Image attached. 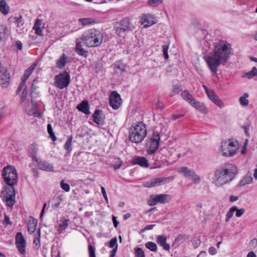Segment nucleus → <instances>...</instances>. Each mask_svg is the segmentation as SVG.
I'll return each instance as SVG.
<instances>
[{"label": "nucleus", "mask_w": 257, "mask_h": 257, "mask_svg": "<svg viewBox=\"0 0 257 257\" xmlns=\"http://www.w3.org/2000/svg\"><path fill=\"white\" fill-rule=\"evenodd\" d=\"M40 236V231L39 230V232H38V236L37 237H35V238L34 240V241H33L34 244L37 246V249H39L41 245Z\"/></svg>", "instance_id": "48"}, {"label": "nucleus", "mask_w": 257, "mask_h": 257, "mask_svg": "<svg viewBox=\"0 0 257 257\" xmlns=\"http://www.w3.org/2000/svg\"><path fill=\"white\" fill-rule=\"evenodd\" d=\"M88 251L89 254V257H96L94 248L91 244H89L88 245Z\"/></svg>", "instance_id": "56"}, {"label": "nucleus", "mask_w": 257, "mask_h": 257, "mask_svg": "<svg viewBox=\"0 0 257 257\" xmlns=\"http://www.w3.org/2000/svg\"><path fill=\"white\" fill-rule=\"evenodd\" d=\"M1 193L3 200L6 202L7 205L9 207L13 206L15 203L16 196L14 186L4 187Z\"/></svg>", "instance_id": "6"}, {"label": "nucleus", "mask_w": 257, "mask_h": 257, "mask_svg": "<svg viewBox=\"0 0 257 257\" xmlns=\"http://www.w3.org/2000/svg\"><path fill=\"white\" fill-rule=\"evenodd\" d=\"M105 115L103 114L102 110L96 109L93 114V121L98 125H103L105 123Z\"/></svg>", "instance_id": "14"}, {"label": "nucleus", "mask_w": 257, "mask_h": 257, "mask_svg": "<svg viewBox=\"0 0 257 257\" xmlns=\"http://www.w3.org/2000/svg\"><path fill=\"white\" fill-rule=\"evenodd\" d=\"M163 0H149L148 4L151 7H157L161 4Z\"/></svg>", "instance_id": "45"}, {"label": "nucleus", "mask_w": 257, "mask_h": 257, "mask_svg": "<svg viewBox=\"0 0 257 257\" xmlns=\"http://www.w3.org/2000/svg\"><path fill=\"white\" fill-rule=\"evenodd\" d=\"M37 163L39 169L46 171H52L53 170V166L51 164L45 161H41L38 158V161H35Z\"/></svg>", "instance_id": "18"}, {"label": "nucleus", "mask_w": 257, "mask_h": 257, "mask_svg": "<svg viewBox=\"0 0 257 257\" xmlns=\"http://www.w3.org/2000/svg\"><path fill=\"white\" fill-rule=\"evenodd\" d=\"M101 190L102 194L104 199L106 201H107L108 198H107V196L106 195V192L105 191V188L101 186Z\"/></svg>", "instance_id": "62"}, {"label": "nucleus", "mask_w": 257, "mask_h": 257, "mask_svg": "<svg viewBox=\"0 0 257 257\" xmlns=\"http://www.w3.org/2000/svg\"><path fill=\"white\" fill-rule=\"evenodd\" d=\"M82 25L86 26L93 23V20L91 18H83L79 20Z\"/></svg>", "instance_id": "44"}, {"label": "nucleus", "mask_w": 257, "mask_h": 257, "mask_svg": "<svg viewBox=\"0 0 257 257\" xmlns=\"http://www.w3.org/2000/svg\"><path fill=\"white\" fill-rule=\"evenodd\" d=\"M77 108L80 111L82 112L85 114L90 113L89 109V104L87 101L83 100L77 106Z\"/></svg>", "instance_id": "22"}, {"label": "nucleus", "mask_w": 257, "mask_h": 257, "mask_svg": "<svg viewBox=\"0 0 257 257\" xmlns=\"http://www.w3.org/2000/svg\"><path fill=\"white\" fill-rule=\"evenodd\" d=\"M15 22L17 24L18 26H19L20 25H22L23 24V18L22 16H19L18 17H16L15 18Z\"/></svg>", "instance_id": "58"}, {"label": "nucleus", "mask_w": 257, "mask_h": 257, "mask_svg": "<svg viewBox=\"0 0 257 257\" xmlns=\"http://www.w3.org/2000/svg\"><path fill=\"white\" fill-rule=\"evenodd\" d=\"M235 210H236L235 206H233L230 208L229 210L227 212V213L226 215V217H225V221L226 222H228L229 220V219L232 217L233 213L235 212Z\"/></svg>", "instance_id": "40"}, {"label": "nucleus", "mask_w": 257, "mask_h": 257, "mask_svg": "<svg viewBox=\"0 0 257 257\" xmlns=\"http://www.w3.org/2000/svg\"><path fill=\"white\" fill-rule=\"evenodd\" d=\"M27 79L23 78L22 80V82L20 83L18 88L17 90V93L18 94L23 89V88L25 86V83Z\"/></svg>", "instance_id": "55"}, {"label": "nucleus", "mask_w": 257, "mask_h": 257, "mask_svg": "<svg viewBox=\"0 0 257 257\" xmlns=\"http://www.w3.org/2000/svg\"><path fill=\"white\" fill-rule=\"evenodd\" d=\"M10 11V7L5 0L0 1V11L5 15H7Z\"/></svg>", "instance_id": "27"}, {"label": "nucleus", "mask_w": 257, "mask_h": 257, "mask_svg": "<svg viewBox=\"0 0 257 257\" xmlns=\"http://www.w3.org/2000/svg\"><path fill=\"white\" fill-rule=\"evenodd\" d=\"M10 74L6 70L0 69V85L3 88L7 87L10 84Z\"/></svg>", "instance_id": "13"}, {"label": "nucleus", "mask_w": 257, "mask_h": 257, "mask_svg": "<svg viewBox=\"0 0 257 257\" xmlns=\"http://www.w3.org/2000/svg\"><path fill=\"white\" fill-rule=\"evenodd\" d=\"M81 38L87 46L97 47L102 43L103 34L98 30L91 29L85 32Z\"/></svg>", "instance_id": "3"}, {"label": "nucleus", "mask_w": 257, "mask_h": 257, "mask_svg": "<svg viewBox=\"0 0 257 257\" xmlns=\"http://www.w3.org/2000/svg\"><path fill=\"white\" fill-rule=\"evenodd\" d=\"M134 163L141 167H148L149 166L148 161L144 157H138L134 159Z\"/></svg>", "instance_id": "24"}, {"label": "nucleus", "mask_w": 257, "mask_h": 257, "mask_svg": "<svg viewBox=\"0 0 257 257\" xmlns=\"http://www.w3.org/2000/svg\"><path fill=\"white\" fill-rule=\"evenodd\" d=\"M242 128L243 129L244 133L246 135H248V131L249 129V126L248 124L244 125L242 126Z\"/></svg>", "instance_id": "64"}, {"label": "nucleus", "mask_w": 257, "mask_h": 257, "mask_svg": "<svg viewBox=\"0 0 257 257\" xmlns=\"http://www.w3.org/2000/svg\"><path fill=\"white\" fill-rule=\"evenodd\" d=\"M181 96L182 98L187 101L188 103H190L194 99L193 98V96L191 93H189L188 90H185L181 93Z\"/></svg>", "instance_id": "31"}, {"label": "nucleus", "mask_w": 257, "mask_h": 257, "mask_svg": "<svg viewBox=\"0 0 257 257\" xmlns=\"http://www.w3.org/2000/svg\"><path fill=\"white\" fill-rule=\"evenodd\" d=\"M160 140V136L159 133L154 132L152 136L147 141L146 148L149 154L155 152L159 148Z\"/></svg>", "instance_id": "9"}, {"label": "nucleus", "mask_w": 257, "mask_h": 257, "mask_svg": "<svg viewBox=\"0 0 257 257\" xmlns=\"http://www.w3.org/2000/svg\"><path fill=\"white\" fill-rule=\"evenodd\" d=\"M47 131L52 140L53 141H55L57 138L53 131L52 125L50 123L47 124Z\"/></svg>", "instance_id": "43"}, {"label": "nucleus", "mask_w": 257, "mask_h": 257, "mask_svg": "<svg viewBox=\"0 0 257 257\" xmlns=\"http://www.w3.org/2000/svg\"><path fill=\"white\" fill-rule=\"evenodd\" d=\"M247 144H248V140L246 139L245 140V142L243 143V146L242 147L241 154L242 155H244L246 153V147H247Z\"/></svg>", "instance_id": "59"}, {"label": "nucleus", "mask_w": 257, "mask_h": 257, "mask_svg": "<svg viewBox=\"0 0 257 257\" xmlns=\"http://www.w3.org/2000/svg\"><path fill=\"white\" fill-rule=\"evenodd\" d=\"M2 175L5 183L10 186H13L18 182L17 170L12 166L5 167L2 171Z\"/></svg>", "instance_id": "5"}, {"label": "nucleus", "mask_w": 257, "mask_h": 257, "mask_svg": "<svg viewBox=\"0 0 257 257\" xmlns=\"http://www.w3.org/2000/svg\"><path fill=\"white\" fill-rule=\"evenodd\" d=\"M145 246L152 251H156L157 250V244L152 241H148L145 243Z\"/></svg>", "instance_id": "39"}, {"label": "nucleus", "mask_w": 257, "mask_h": 257, "mask_svg": "<svg viewBox=\"0 0 257 257\" xmlns=\"http://www.w3.org/2000/svg\"><path fill=\"white\" fill-rule=\"evenodd\" d=\"M208 252L211 255H214L217 253L216 248L213 246H211L209 248Z\"/></svg>", "instance_id": "60"}, {"label": "nucleus", "mask_w": 257, "mask_h": 257, "mask_svg": "<svg viewBox=\"0 0 257 257\" xmlns=\"http://www.w3.org/2000/svg\"><path fill=\"white\" fill-rule=\"evenodd\" d=\"M67 57L65 54H63L59 60H57V67L60 69L63 68L66 64Z\"/></svg>", "instance_id": "33"}, {"label": "nucleus", "mask_w": 257, "mask_h": 257, "mask_svg": "<svg viewBox=\"0 0 257 257\" xmlns=\"http://www.w3.org/2000/svg\"><path fill=\"white\" fill-rule=\"evenodd\" d=\"M114 70L117 74H121L124 71V66L122 63L116 62L114 64Z\"/></svg>", "instance_id": "29"}, {"label": "nucleus", "mask_w": 257, "mask_h": 257, "mask_svg": "<svg viewBox=\"0 0 257 257\" xmlns=\"http://www.w3.org/2000/svg\"><path fill=\"white\" fill-rule=\"evenodd\" d=\"M130 25V21L128 19L125 18L122 20L120 23L119 27H115V31L117 34H120L121 33L128 30Z\"/></svg>", "instance_id": "16"}, {"label": "nucleus", "mask_w": 257, "mask_h": 257, "mask_svg": "<svg viewBox=\"0 0 257 257\" xmlns=\"http://www.w3.org/2000/svg\"><path fill=\"white\" fill-rule=\"evenodd\" d=\"M190 179H191L195 183H199L200 181V177L197 175L194 171H193V174L191 176V178H190Z\"/></svg>", "instance_id": "50"}, {"label": "nucleus", "mask_w": 257, "mask_h": 257, "mask_svg": "<svg viewBox=\"0 0 257 257\" xmlns=\"http://www.w3.org/2000/svg\"><path fill=\"white\" fill-rule=\"evenodd\" d=\"M238 199L239 198L237 196L232 195L230 196L229 200L230 202H233L237 201Z\"/></svg>", "instance_id": "63"}, {"label": "nucleus", "mask_w": 257, "mask_h": 257, "mask_svg": "<svg viewBox=\"0 0 257 257\" xmlns=\"http://www.w3.org/2000/svg\"><path fill=\"white\" fill-rule=\"evenodd\" d=\"M60 187L66 192H69L70 191V186L68 184L64 183L63 180L60 182Z\"/></svg>", "instance_id": "49"}, {"label": "nucleus", "mask_w": 257, "mask_h": 257, "mask_svg": "<svg viewBox=\"0 0 257 257\" xmlns=\"http://www.w3.org/2000/svg\"><path fill=\"white\" fill-rule=\"evenodd\" d=\"M167 237L164 235H159L157 238V242L165 250H169L170 246L167 243Z\"/></svg>", "instance_id": "21"}, {"label": "nucleus", "mask_w": 257, "mask_h": 257, "mask_svg": "<svg viewBox=\"0 0 257 257\" xmlns=\"http://www.w3.org/2000/svg\"><path fill=\"white\" fill-rule=\"evenodd\" d=\"M257 75V68L255 67H253L251 70L247 72L245 74V76L248 79H251L254 76Z\"/></svg>", "instance_id": "41"}, {"label": "nucleus", "mask_w": 257, "mask_h": 257, "mask_svg": "<svg viewBox=\"0 0 257 257\" xmlns=\"http://www.w3.org/2000/svg\"><path fill=\"white\" fill-rule=\"evenodd\" d=\"M28 231L30 233H33L35 232L37 225V221L35 219H32V220H30L28 224Z\"/></svg>", "instance_id": "30"}, {"label": "nucleus", "mask_w": 257, "mask_h": 257, "mask_svg": "<svg viewBox=\"0 0 257 257\" xmlns=\"http://www.w3.org/2000/svg\"><path fill=\"white\" fill-rule=\"evenodd\" d=\"M141 25L149 27L155 24L154 18L150 14L143 15L141 19Z\"/></svg>", "instance_id": "15"}, {"label": "nucleus", "mask_w": 257, "mask_h": 257, "mask_svg": "<svg viewBox=\"0 0 257 257\" xmlns=\"http://www.w3.org/2000/svg\"><path fill=\"white\" fill-rule=\"evenodd\" d=\"M238 148L237 142L225 141L222 143L221 152L225 157H231L234 155Z\"/></svg>", "instance_id": "7"}, {"label": "nucleus", "mask_w": 257, "mask_h": 257, "mask_svg": "<svg viewBox=\"0 0 257 257\" xmlns=\"http://www.w3.org/2000/svg\"><path fill=\"white\" fill-rule=\"evenodd\" d=\"M252 180L253 179L251 176V174L250 173H247L240 181V185L243 186L247 184H250L252 183Z\"/></svg>", "instance_id": "25"}, {"label": "nucleus", "mask_w": 257, "mask_h": 257, "mask_svg": "<svg viewBox=\"0 0 257 257\" xmlns=\"http://www.w3.org/2000/svg\"><path fill=\"white\" fill-rule=\"evenodd\" d=\"M136 257H145V253L143 249L140 247H136L135 248Z\"/></svg>", "instance_id": "47"}, {"label": "nucleus", "mask_w": 257, "mask_h": 257, "mask_svg": "<svg viewBox=\"0 0 257 257\" xmlns=\"http://www.w3.org/2000/svg\"><path fill=\"white\" fill-rule=\"evenodd\" d=\"M193 170L185 167L179 168L178 170V172L182 174L185 177L188 178H191V176L193 174Z\"/></svg>", "instance_id": "26"}, {"label": "nucleus", "mask_w": 257, "mask_h": 257, "mask_svg": "<svg viewBox=\"0 0 257 257\" xmlns=\"http://www.w3.org/2000/svg\"><path fill=\"white\" fill-rule=\"evenodd\" d=\"M213 103H214L220 108H222L224 106V104L223 101L219 98V97L215 99V100L213 102Z\"/></svg>", "instance_id": "53"}, {"label": "nucleus", "mask_w": 257, "mask_h": 257, "mask_svg": "<svg viewBox=\"0 0 257 257\" xmlns=\"http://www.w3.org/2000/svg\"><path fill=\"white\" fill-rule=\"evenodd\" d=\"M54 80L55 86L62 89L69 85L70 82V76L68 72L65 71L55 76Z\"/></svg>", "instance_id": "8"}, {"label": "nucleus", "mask_w": 257, "mask_h": 257, "mask_svg": "<svg viewBox=\"0 0 257 257\" xmlns=\"http://www.w3.org/2000/svg\"><path fill=\"white\" fill-rule=\"evenodd\" d=\"M26 242V240L22 232H18L15 236V244Z\"/></svg>", "instance_id": "35"}, {"label": "nucleus", "mask_w": 257, "mask_h": 257, "mask_svg": "<svg viewBox=\"0 0 257 257\" xmlns=\"http://www.w3.org/2000/svg\"><path fill=\"white\" fill-rule=\"evenodd\" d=\"M182 90V87L178 85H173L172 86V89L170 92L169 96L173 97L175 95L178 94Z\"/></svg>", "instance_id": "37"}, {"label": "nucleus", "mask_w": 257, "mask_h": 257, "mask_svg": "<svg viewBox=\"0 0 257 257\" xmlns=\"http://www.w3.org/2000/svg\"><path fill=\"white\" fill-rule=\"evenodd\" d=\"M120 95L115 91L111 92L109 97V105L114 109L118 108L121 104Z\"/></svg>", "instance_id": "11"}, {"label": "nucleus", "mask_w": 257, "mask_h": 257, "mask_svg": "<svg viewBox=\"0 0 257 257\" xmlns=\"http://www.w3.org/2000/svg\"><path fill=\"white\" fill-rule=\"evenodd\" d=\"M117 244V239L116 237L112 238L110 239L109 241V246L110 248H113L115 247Z\"/></svg>", "instance_id": "57"}, {"label": "nucleus", "mask_w": 257, "mask_h": 257, "mask_svg": "<svg viewBox=\"0 0 257 257\" xmlns=\"http://www.w3.org/2000/svg\"><path fill=\"white\" fill-rule=\"evenodd\" d=\"M190 104L192 106L200 111L201 112L205 114L207 113V109L204 105L202 103L198 101L196 99H194L193 100V101Z\"/></svg>", "instance_id": "20"}, {"label": "nucleus", "mask_w": 257, "mask_h": 257, "mask_svg": "<svg viewBox=\"0 0 257 257\" xmlns=\"http://www.w3.org/2000/svg\"><path fill=\"white\" fill-rule=\"evenodd\" d=\"M169 179L172 180L173 179V178L168 177L154 178L152 179L151 181L146 182L144 184V186L148 188L160 186L167 183L168 182V180Z\"/></svg>", "instance_id": "12"}, {"label": "nucleus", "mask_w": 257, "mask_h": 257, "mask_svg": "<svg viewBox=\"0 0 257 257\" xmlns=\"http://www.w3.org/2000/svg\"><path fill=\"white\" fill-rule=\"evenodd\" d=\"M169 45L170 44L168 43L162 46L163 55L166 59H168L169 58L168 50L169 48Z\"/></svg>", "instance_id": "46"}, {"label": "nucleus", "mask_w": 257, "mask_h": 257, "mask_svg": "<svg viewBox=\"0 0 257 257\" xmlns=\"http://www.w3.org/2000/svg\"><path fill=\"white\" fill-rule=\"evenodd\" d=\"M38 150V146L36 143H33L29 146L28 153L34 161H38V157L37 156Z\"/></svg>", "instance_id": "17"}, {"label": "nucleus", "mask_w": 257, "mask_h": 257, "mask_svg": "<svg viewBox=\"0 0 257 257\" xmlns=\"http://www.w3.org/2000/svg\"><path fill=\"white\" fill-rule=\"evenodd\" d=\"M208 97L213 102L219 96L214 91L208 93Z\"/></svg>", "instance_id": "51"}, {"label": "nucleus", "mask_w": 257, "mask_h": 257, "mask_svg": "<svg viewBox=\"0 0 257 257\" xmlns=\"http://www.w3.org/2000/svg\"><path fill=\"white\" fill-rule=\"evenodd\" d=\"M147 136V128L142 122H137L129 130V139L134 143L142 142Z\"/></svg>", "instance_id": "4"}, {"label": "nucleus", "mask_w": 257, "mask_h": 257, "mask_svg": "<svg viewBox=\"0 0 257 257\" xmlns=\"http://www.w3.org/2000/svg\"><path fill=\"white\" fill-rule=\"evenodd\" d=\"M249 97L247 93H244L242 96L239 98V102L242 106H246L249 103V100L247 99Z\"/></svg>", "instance_id": "32"}, {"label": "nucleus", "mask_w": 257, "mask_h": 257, "mask_svg": "<svg viewBox=\"0 0 257 257\" xmlns=\"http://www.w3.org/2000/svg\"><path fill=\"white\" fill-rule=\"evenodd\" d=\"M172 199L171 196L169 194H157L152 195L148 201L150 206H153L158 203L165 204L169 202Z\"/></svg>", "instance_id": "10"}, {"label": "nucleus", "mask_w": 257, "mask_h": 257, "mask_svg": "<svg viewBox=\"0 0 257 257\" xmlns=\"http://www.w3.org/2000/svg\"><path fill=\"white\" fill-rule=\"evenodd\" d=\"M9 31L5 25L0 24V41L6 40L9 37Z\"/></svg>", "instance_id": "23"}, {"label": "nucleus", "mask_w": 257, "mask_h": 257, "mask_svg": "<svg viewBox=\"0 0 257 257\" xmlns=\"http://www.w3.org/2000/svg\"><path fill=\"white\" fill-rule=\"evenodd\" d=\"M236 209L235 210V216L237 217H240L245 212V209L243 208L240 209H238L237 207L236 206Z\"/></svg>", "instance_id": "54"}, {"label": "nucleus", "mask_w": 257, "mask_h": 257, "mask_svg": "<svg viewBox=\"0 0 257 257\" xmlns=\"http://www.w3.org/2000/svg\"><path fill=\"white\" fill-rule=\"evenodd\" d=\"M231 45L226 41H219L214 46V52L203 57L210 70L213 75L217 74L220 65H225L232 54Z\"/></svg>", "instance_id": "1"}, {"label": "nucleus", "mask_w": 257, "mask_h": 257, "mask_svg": "<svg viewBox=\"0 0 257 257\" xmlns=\"http://www.w3.org/2000/svg\"><path fill=\"white\" fill-rule=\"evenodd\" d=\"M155 224L147 225L145 226V227L142 230V231L144 232L146 230H151L154 228V226H155Z\"/></svg>", "instance_id": "61"}, {"label": "nucleus", "mask_w": 257, "mask_h": 257, "mask_svg": "<svg viewBox=\"0 0 257 257\" xmlns=\"http://www.w3.org/2000/svg\"><path fill=\"white\" fill-rule=\"evenodd\" d=\"M82 42H83V41L81 38H79L76 40L75 50L78 54L86 57L87 56L88 52L82 48Z\"/></svg>", "instance_id": "19"}, {"label": "nucleus", "mask_w": 257, "mask_h": 257, "mask_svg": "<svg viewBox=\"0 0 257 257\" xmlns=\"http://www.w3.org/2000/svg\"><path fill=\"white\" fill-rule=\"evenodd\" d=\"M72 141V137L71 136H69L67 138V140L65 144L64 149L68 152H70L71 150Z\"/></svg>", "instance_id": "42"}, {"label": "nucleus", "mask_w": 257, "mask_h": 257, "mask_svg": "<svg viewBox=\"0 0 257 257\" xmlns=\"http://www.w3.org/2000/svg\"><path fill=\"white\" fill-rule=\"evenodd\" d=\"M42 24V21L41 20L39 19H37L34 26L33 27V29L35 30V33L39 36H42L43 35V32L42 30L41 29L40 26Z\"/></svg>", "instance_id": "28"}, {"label": "nucleus", "mask_w": 257, "mask_h": 257, "mask_svg": "<svg viewBox=\"0 0 257 257\" xmlns=\"http://www.w3.org/2000/svg\"><path fill=\"white\" fill-rule=\"evenodd\" d=\"M16 247L19 251V252L22 255H25L26 254V247L27 243H17L15 244Z\"/></svg>", "instance_id": "34"}, {"label": "nucleus", "mask_w": 257, "mask_h": 257, "mask_svg": "<svg viewBox=\"0 0 257 257\" xmlns=\"http://www.w3.org/2000/svg\"><path fill=\"white\" fill-rule=\"evenodd\" d=\"M235 172V168L231 165L218 169L214 173L213 182L217 186H222L234 178Z\"/></svg>", "instance_id": "2"}, {"label": "nucleus", "mask_w": 257, "mask_h": 257, "mask_svg": "<svg viewBox=\"0 0 257 257\" xmlns=\"http://www.w3.org/2000/svg\"><path fill=\"white\" fill-rule=\"evenodd\" d=\"M68 221L69 220L67 219H64L62 223L59 224L58 227L57 228V231L59 233H61L63 230H64L68 226Z\"/></svg>", "instance_id": "36"}, {"label": "nucleus", "mask_w": 257, "mask_h": 257, "mask_svg": "<svg viewBox=\"0 0 257 257\" xmlns=\"http://www.w3.org/2000/svg\"><path fill=\"white\" fill-rule=\"evenodd\" d=\"M36 66V63L33 64L31 66H30L25 72L24 74V78L28 79L30 77L32 73L33 72L35 67Z\"/></svg>", "instance_id": "38"}, {"label": "nucleus", "mask_w": 257, "mask_h": 257, "mask_svg": "<svg viewBox=\"0 0 257 257\" xmlns=\"http://www.w3.org/2000/svg\"><path fill=\"white\" fill-rule=\"evenodd\" d=\"M208 97L213 102L219 96L214 91L208 93Z\"/></svg>", "instance_id": "52"}]
</instances>
